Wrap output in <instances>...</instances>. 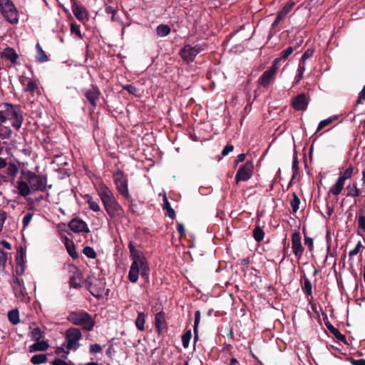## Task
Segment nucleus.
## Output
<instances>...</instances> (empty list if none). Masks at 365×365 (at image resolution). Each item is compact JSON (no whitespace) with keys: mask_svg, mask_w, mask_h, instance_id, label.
Listing matches in <instances>:
<instances>
[{"mask_svg":"<svg viewBox=\"0 0 365 365\" xmlns=\"http://www.w3.org/2000/svg\"><path fill=\"white\" fill-rule=\"evenodd\" d=\"M128 248L130 258L133 259L128 273V279L130 282L135 283L140 274L145 282H149L150 267L146 258L143 252L135 249L132 241L129 242Z\"/></svg>","mask_w":365,"mask_h":365,"instance_id":"obj_1","label":"nucleus"},{"mask_svg":"<svg viewBox=\"0 0 365 365\" xmlns=\"http://www.w3.org/2000/svg\"><path fill=\"white\" fill-rule=\"evenodd\" d=\"M97 193H98L100 199L102 200L104 210L110 218L120 217L123 215V208L117 201L109 187L102 183L97 188Z\"/></svg>","mask_w":365,"mask_h":365,"instance_id":"obj_2","label":"nucleus"},{"mask_svg":"<svg viewBox=\"0 0 365 365\" xmlns=\"http://www.w3.org/2000/svg\"><path fill=\"white\" fill-rule=\"evenodd\" d=\"M67 321L74 326L82 328L86 332L92 331L95 326V321L88 312L80 309L71 311L66 317Z\"/></svg>","mask_w":365,"mask_h":365,"instance_id":"obj_3","label":"nucleus"},{"mask_svg":"<svg viewBox=\"0 0 365 365\" xmlns=\"http://www.w3.org/2000/svg\"><path fill=\"white\" fill-rule=\"evenodd\" d=\"M22 175H25L27 183L30 185L32 190L45 192L46 190L47 176L39 175L31 171H23Z\"/></svg>","mask_w":365,"mask_h":365,"instance_id":"obj_4","label":"nucleus"},{"mask_svg":"<svg viewBox=\"0 0 365 365\" xmlns=\"http://www.w3.org/2000/svg\"><path fill=\"white\" fill-rule=\"evenodd\" d=\"M0 13L6 21L16 24L18 19V11L11 0H0Z\"/></svg>","mask_w":365,"mask_h":365,"instance_id":"obj_5","label":"nucleus"},{"mask_svg":"<svg viewBox=\"0 0 365 365\" xmlns=\"http://www.w3.org/2000/svg\"><path fill=\"white\" fill-rule=\"evenodd\" d=\"M83 338V334H81V329L78 328H70L67 329L66 331V349L64 351L66 356L69 354L71 350H77L79 348V341Z\"/></svg>","mask_w":365,"mask_h":365,"instance_id":"obj_6","label":"nucleus"},{"mask_svg":"<svg viewBox=\"0 0 365 365\" xmlns=\"http://www.w3.org/2000/svg\"><path fill=\"white\" fill-rule=\"evenodd\" d=\"M114 185L116 186V190L120 195H123V198L127 200H130L129 190L128 189V179L123 171L118 170L114 173L113 175Z\"/></svg>","mask_w":365,"mask_h":365,"instance_id":"obj_7","label":"nucleus"},{"mask_svg":"<svg viewBox=\"0 0 365 365\" xmlns=\"http://www.w3.org/2000/svg\"><path fill=\"white\" fill-rule=\"evenodd\" d=\"M254 165L251 161H247L246 163L240 165L237 171L235 180L239 183L241 181L246 182L249 180L253 175Z\"/></svg>","mask_w":365,"mask_h":365,"instance_id":"obj_8","label":"nucleus"},{"mask_svg":"<svg viewBox=\"0 0 365 365\" xmlns=\"http://www.w3.org/2000/svg\"><path fill=\"white\" fill-rule=\"evenodd\" d=\"M0 120L6 121L7 120H11L14 115L22 113L20 110H17L19 108L18 106H14L10 103H3L0 104Z\"/></svg>","mask_w":365,"mask_h":365,"instance_id":"obj_9","label":"nucleus"},{"mask_svg":"<svg viewBox=\"0 0 365 365\" xmlns=\"http://www.w3.org/2000/svg\"><path fill=\"white\" fill-rule=\"evenodd\" d=\"M84 97L86 98L88 102H89L92 110L96 108L97 101H99L101 91L99 88L96 85L92 84L90 88L86 90L83 93Z\"/></svg>","mask_w":365,"mask_h":365,"instance_id":"obj_10","label":"nucleus"},{"mask_svg":"<svg viewBox=\"0 0 365 365\" xmlns=\"http://www.w3.org/2000/svg\"><path fill=\"white\" fill-rule=\"evenodd\" d=\"M291 245H292L294 255L299 260L303 256L304 248L301 243V235L299 231L293 232L291 235Z\"/></svg>","mask_w":365,"mask_h":365,"instance_id":"obj_11","label":"nucleus"},{"mask_svg":"<svg viewBox=\"0 0 365 365\" xmlns=\"http://www.w3.org/2000/svg\"><path fill=\"white\" fill-rule=\"evenodd\" d=\"M12 287L14 293H15V296L17 299L23 302L27 301L28 297H26V289L24 287L23 279L16 277V279H14Z\"/></svg>","mask_w":365,"mask_h":365,"instance_id":"obj_12","label":"nucleus"},{"mask_svg":"<svg viewBox=\"0 0 365 365\" xmlns=\"http://www.w3.org/2000/svg\"><path fill=\"white\" fill-rule=\"evenodd\" d=\"M68 227L71 231L76 233H88L90 232V229L87 226L86 222L80 218H73L72 220L69 222Z\"/></svg>","mask_w":365,"mask_h":365,"instance_id":"obj_13","label":"nucleus"},{"mask_svg":"<svg viewBox=\"0 0 365 365\" xmlns=\"http://www.w3.org/2000/svg\"><path fill=\"white\" fill-rule=\"evenodd\" d=\"M154 324H155V329L158 334H161L167 330L166 315L163 311L156 313L155 318H154Z\"/></svg>","mask_w":365,"mask_h":365,"instance_id":"obj_14","label":"nucleus"},{"mask_svg":"<svg viewBox=\"0 0 365 365\" xmlns=\"http://www.w3.org/2000/svg\"><path fill=\"white\" fill-rule=\"evenodd\" d=\"M198 53L190 48V45H184L180 50V56L183 61L190 63L194 61Z\"/></svg>","mask_w":365,"mask_h":365,"instance_id":"obj_15","label":"nucleus"},{"mask_svg":"<svg viewBox=\"0 0 365 365\" xmlns=\"http://www.w3.org/2000/svg\"><path fill=\"white\" fill-rule=\"evenodd\" d=\"M308 106L307 95L304 93L298 94L292 99V106L296 110H304Z\"/></svg>","mask_w":365,"mask_h":365,"instance_id":"obj_16","label":"nucleus"},{"mask_svg":"<svg viewBox=\"0 0 365 365\" xmlns=\"http://www.w3.org/2000/svg\"><path fill=\"white\" fill-rule=\"evenodd\" d=\"M72 11L76 16V19L81 22H83L84 19H87V11L86 9L83 6L82 4H78L76 1H73L72 4Z\"/></svg>","mask_w":365,"mask_h":365,"instance_id":"obj_17","label":"nucleus"},{"mask_svg":"<svg viewBox=\"0 0 365 365\" xmlns=\"http://www.w3.org/2000/svg\"><path fill=\"white\" fill-rule=\"evenodd\" d=\"M92 287L95 289L96 291H93V289H89L90 294H92L93 297L100 299L103 296L105 287L104 279H96Z\"/></svg>","mask_w":365,"mask_h":365,"instance_id":"obj_18","label":"nucleus"},{"mask_svg":"<svg viewBox=\"0 0 365 365\" xmlns=\"http://www.w3.org/2000/svg\"><path fill=\"white\" fill-rule=\"evenodd\" d=\"M36 343L31 344L29 347V353H34L37 351H45L49 348V344L45 340L38 339L35 340Z\"/></svg>","mask_w":365,"mask_h":365,"instance_id":"obj_19","label":"nucleus"},{"mask_svg":"<svg viewBox=\"0 0 365 365\" xmlns=\"http://www.w3.org/2000/svg\"><path fill=\"white\" fill-rule=\"evenodd\" d=\"M324 324H326L327 329L329 330L330 333L333 334L334 336L336 337L338 341L344 344H347L346 337L341 334L338 329L334 327L330 322L326 321L324 322Z\"/></svg>","mask_w":365,"mask_h":365,"instance_id":"obj_20","label":"nucleus"},{"mask_svg":"<svg viewBox=\"0 0 365 365\" xmlns=\"http://www.w3.org/2000/svg\"><path fill=\"white\" fill-rule=\"evenodd\" d=\"M276 74V73L270 71H264L263 74L258 78V83H259L262 87L267 88L274 79Z\"/></svg>","mask_w":365,"mask_h":365,"instance_id":"obj_21","label":"nucleus"},{"mask_svg":"<svg viewBox=\"0 0 365 365\" xmlns=\"http://www.w3.org/2000/svg\"><path fill=\"white\" fill-rule=\"evenodd\" d=\"M0 57L1 58H5L6 60L10 61L11 63L15 64L16 63V61L18 58L17 53L15 50H14L11 47H6L5 50L3 51L1 54H0Z\"/></svg>","mask_w":365,"mask_h":365,"instance_id":"obj_22","label":"nucleus"},{"mask_svg":"<svg viewBox=\"0 0 365 365\" xmlns=\"http://www.w3.org/2000/svg\"><path fill=\"white\" fill-rule=\"evenodd\" d=\"M16 188L19 190V195L24 197L29 195L32 190L26 181H17Z\"/></svg>","mask_w":365,"mask_h":365,"instance_id":"obj_23","label":"nucleus"},{"mask_svg":"<svg viewBox=\"0 0 365 365\" xmlns=\"http://www.w3.org/2000/svg\"><path fill=\"white\" fill-rule=\"evenodd\" d=\"M81 277H83V274L81 273V272H76L73 274V276L70 277L69 279V284L70 287L76 288V289H80L81 285Z\"/></svg>","mask_w":365,"mask_h":365,"instance_id":"obj_24","label":"nucleus"},{"mask_svg":"<svg viewBox=\"0 0 365 365\" xmlns=\"http://www.w3.org/2000/svg\"><path fill=\"white\" fill-rule=\"evenodd\" d=\"M64 245H66V248L67 252H68L69 256L73 259H77L78 254L75 250V246L72 240L66 237V242H64Z\"/></svg>","mask_w":365,"mask_h":365,"instance_id":"obj_25","label":"nucleus"},{"mask_svg":"<svg viewBox=\"0 0 365 365\" xmlns=\"http://www.w3.org/2000/svg\"><path fill=\"white\" fill-rule=\"evenodd\" d=\"M346 196L351 197H357L361 195L360 190L357 187V184L354 182L353 184H349L346 187Z\"/></svg>","mask_w":365,"mask_h":365,"instance_id":"obj_26","label":"nucleus"},{"mask_svg":"<svg viewBox=\"0 0 365 365\" xmlns=\"http://www.w3.org/2000/svg\"><path fill=\"white\" fill-rule=\"evenodd\" d=\"M163 209L167 210V215L170 217V218L174 220L176 217V213L175 212L173 208L171 207L170 202L168 200L166 195H163Z\"/></svg>","mask_w":365,"mask_h":365,"instance_id":"obj_27","label":"nucleus"},{"mask_svg":"<svg viewBox=\"0 0 365 365\" xmlns=\"http://www.w3.org/2000/svg\"><path fill=\"white\" fill-rule=\"evenodd\" d=\"M36 61L39 63H45L48 61V57L46 53L43 51L42 47L40 46L39 43H37L36 45Z\"/></svg>","mask_w":365,"mask_h":365,"instance_id":"obj_28","label":"nucleus"},{"mask_svg":"<svg viewBox=\"0 0 365 365\" xmlns=\"http://www.w3.org/2000/svg\"><path fill=\"white\" fill-rule=\"evenodd\" d=\"M344 182L341 180H336V184L333 185L332 187H330L329 193L333 195H339L341 192L343 190L344 187Z\"/></svg>","mask_w":365,"mask_h":365,"instance_id":"obj_29","label":"nucleus"},{"mask_svg":"<svg viewBox=\"0 0 365 365\" xmlns=\"http://www.w3.org/2000/svg\"><path fill=\"white\" fill-rule=\"evenodd\" d=\"M84 199L86 200V203L88 204L91 210L96 212L101 211L99 203L97 201H94L91 195H86Z\"/></svg>","mask_w":365,"mask_h":365,"instance_id":"obj_30","label":"nucleus"},{"mask_svg":"<svg viewBox=\"0 0 365 365\" xmlns=\"http://www.w3.org/2000/svg\"><path fill=\"white\" fill-rule=\"evenodd\" d=\"M354 174V166L352 165H349L348 168L344 172H341L339 175V178H338V180H341L345 182V180L350 179Z\"/></svg>","mask_w":365,"mask_h":365,"instance_id":"obj_31","label":"nucleus"},{"mask_svg":"<svg viewBox=\"0 0 365 365\" xmlns=\"http://www.w3.org/2000/svg\"><path fill=\"white\" fill-rule=\"evenodd\" d=\"M302 290L304 294L307 295V297L309 299L310 297L311 299H313V294H312V284L310 280L305 277L304 275V284L302 287Z\"/></svg>","mask_w":365,"mask_h":365,"instance_id":"obj_32","label":"nucleus"},{"mask_svg":"<svg viewBox=\"0 0 365 365\" xmlns=\"http://www.w3.org/2000/svg\"><path fill=\"white\" fill-rule=\"evenodd\" d=\"M170 33V28L168 25L160 24L156 29V34L160 37H165Z\"/></svg>","mask_w":365,"mask_h":365,"instance_id":"obj_33","label":"nucleus"},{"mask_svg":"<svg viewBox=\"0 0 365 365\" xmlns=\"http://www.w3.org/2000/svg\"><path fill=\"white\" fill-rule=\"evenodd\" d=\"M291 197H292L289 200L291 208H292L294 213H297L299 210V206L300 205V199L298 197L297 193L295 192H292Z\"/></svg>","mask_w":365,"mask_h":365,"instance_id":"obj_34","label":"nucleus"},{"mask_svg":"<svg viewBox=\"0 0 365 365\" xmlns=\"http://www.w3.org/2000/svg\"><path fill=\"white\" fill-rule=\"evenodd\" d=\"M30 361H31L34 365L46 364L47 361V356L43 354H36L32 356L31 359H30Z\"/></svg>","mask_w":365,"mask_h":365,"instance_id":"obj_35","label":"nucleus"},{"mask_svg":"<svg viewBox=\"0 0 365 365\" xmlns=\"http://www.w3.org/2000/svg\"><path fill=\"white\" fill-rule=\"evenodd\" d=\"M200 311H196L195 314H194V326H193V332H194V343H196L197 340V327L200 324Z\"/></svg>","mask_w":365,"mask_h":365,"instance_id":"obj_36","label":"nucleus"},{"mask_svg":"<svg viewBox=\"0 0 365 365\" xmlns=\"http://www.w3.org/2000/svg\"><path fill=\"white\" fill-rule=\"evenodd\" d=\"M336 119H337V116L334 115V116H331L330 118H328L327 119H324V120L320 121L319 124H318V126H317V132L322 130L323 128L331 125Z\"/></svg>","mask_w":365,"mask_h":365,"instance_id":"obj_37","label":"nucleus"},{"mask_svg":"<svg viewBox=\"0 0 365 365\" xmlns=\"http://www.w3.org/2000/svg\"><path fill=\"white\" fill-rule=\"evenodd\" d=\"M145 317L146 316H145V314L143 312H140L138 313V316H137L135 320V326L137 327V329H138L140 331H143L144 330Z\"/></svg>","mask_w":365,"mask_h":365,"instance_id":"obj_38","label":"nucleus"},{"mask_svg":"<svg viewBox=\"0 0 365 365\" xmlns=\"http://www.w3.org/2000/svg\"><path fill=\"white\" fill-rule=\"evenodd\" d=\"M12 119H14L12 121V127H14L16 130H19L20 128L22 127L24 121L22 113L20 114H16L15 117H13Z\"/></svg>","mask_w":365,"mask_h":365,"instance_id":"obj_39","label":"nucleus"},{"mask_svg":"<svg viewBox=\"0 0 365 365\" xmlns=\"http://www.w3.org/2000/svg\"><path fill=\"white\" fill-rule=\"evenodd\" d=\"M12 130L9 126H0V138L9 139L12 136Z\"/></svg>","mask_w":365,"mask_h":365,"instance_id":"obj_40","label":"nucleus"},{"mask_svg":"<svg viewBox=\"0 0 365 365\" xmlns=\"http://www.w3.org/2000/svg\"><path fill=\"white\" fill-rule=\"evenodd\" d=\"M294 1L293 0H289L287 3V4L284 6L282 9H281V11H279V12H278L277 14H280L281 16H285L291 11V10L294 8Z\"/></svg>","mask_w":365,"mask_h":365,"instance_id":"obj_41","label":"nucleus"},{"mask_svg":"<svg viewBox=\"0 0 365 365\" xmlns=\"http://www.w3.org/2000/svg\"><path fill=\"white\" fill-rule=\"evenodd\" d=\"M7 316H9V322H11L12 324L16 325L19 324V313L17 309H13L9 312V315Z\"/></svg>","mask_w":365,"mask_h":365,"instance_id":"obj_42","label":"nucleus"},{"mask_svg":"<svg viewBox=\"0 0 365 365\" xmlns=\"http://www.w3.org/2000/svg\"><path fill=\"white\" fill-rule=\"evenodd\" d=\"M264 232L263 229H262L260 227L257 226L255 229L253 230V237L257 242H262L264 239Z\"/></svg>","mask_w":365,"mask_h":365,"instance_id":"obj_43","label":"nucleus"},{"mask_svg":"<svg viewBox=\"0 0 365 365\" xmlns=\"http://www.w3.org/2000/svg\"><path fill=\"white\" fill-rule=\"evenodd\" d=\"M191 339V331L190 329L187 330L185 333L181 336V343H182L183 348H187L190 345V341Z\"/></svg>","mask_w":365,"mask_h":365,"instance_id":"obj_44","label":"nucleus"},{"mask_svg":"<svg viewBox=\"0 0 365 365\" xmlns=\"http://www.w3.org/2000/svg\"><path fill=\"white\" fill-rule=\"evenodd\" d=\"M26 256V251L23 249V247H20L19 250H17L16 262V264L22 266L24 264V257Z\"/></svg>","mask_w":365,"mask_h":365,"instance_id":"obj_45","label":"nucleus"},{"mask_svg":"<svg viewBox=\"0 0 365 365\" xmlns=\"http://www.w3.org/2000/svg\"><path fill=\"white\" fill-rule=\"evenodd\" d=\"M31 336L34 340H42L44 338V332L39 327L33 329Z\"/></svg>","mask_w":365,"mask_h":365,"instance_id":"obj_46","label":"nucleus"},{"mask_svg":"<svg viewBox=\"0 0 365 365\" xmlns=\"http://www.w3.org/2000/svg\"><path fill=\"white\" fill-rule=\"evenodd\" d=\"M83 253L89 259H96V252L94 251L93 248L89 246H86L83 247Z\"/></svg>","mask_w":365,"mask_h":365,"instance_id":"obj_47","label":"nucleus"},{"mask_svg":"<svg viewBox=\"0 0 365 365\" xmlns=\"http://www.w3.org/2000/svg\"><path fill=\"white\" fill-rule=\"evenodd\" d=\"M36 91H38V86L36 82L33 80H30L26 87L24 88V91L26 93H33Z\"/></svg>","mask_w":365,"mask_h":365,"instance_id":"obj_48","label":"nucleus"},{"mask_svg":"<svg viewBox=\"0 0 365 365\" xmlns=\"http://www.w3.org/2000/svg\"><path fill=\"white\" fill-rule=\"evenodd\" d=\"M18 173V168L16 164L9 163V167L6 168V174L9 176L14 177Z\"/></svg>","mask_w":365,"mask_h":365,"instance_id":"obj_49","label":"nucleus"},{"mask_svg":"<svg viewBox=\"0 0 365 365\" xmlns=\"http://www.w3.org/2000/svg\"><path fill=\"white\" fill-rule=\"evenodd\" d=\"M294 48L293 47H288L284 51H282L280 53L279 58H277L280 60L285 61L288 58L289 56H290L292 53H293Z\"/></svg>","mask_w":365,"mask_h":365,"instance_id":"obj_50","label":"nucleus"},{"mask_svg":"<svg viewBox=\"0 0 365 365\" xmlns=\"http://www.w3.org/2000/svg\"><path fill=\"white\" fill-rule=\"evenodd\" d=\"M190 48H192V51H195L197 53H200L203 51H206L207 43L204 42L203 43L197 44L194 46H190Z\"/></svg>","mask_w":365,"mask_h":365,"instance_id":"obj_51","label":"nucleus"},{"mask_svg":"<svg viewBox=\"0 0 365 365\" xmlns=\"http://www.w3.org/2000/svg\"><path fill=\"white\" fill-rule=\"evenodd\" d=\"M104 11L108 14H110L113 15L112 21H113L114 16L117 14V8H114L113 6L106 4V6H104Z\"/></svg>","mask_w":365,"mask_h":365,"instance_id":"obj_52","label":"nucleus"},{"mask_svg":"<svg viewBox=\"0 0 365 365\" xmlns=\"http://www.w3.org/2000/svg\"><path fill=\"white\" fill-rule=\"evenodd\" d=\"M282 61H283L282 60H280L277 58H274V60L273 61V63H272V66H271L270 68H269L266 71L273 72V73H277V71L278 69V65Z\"/></svg>","mask_w":365,"mask_h":365,"instance_id":"obj_53","label":"nucleus"},{"mask_svg":"<svg viewBox=\"0 0 365 365\" xmlns=\"http://www.w3.org/2000/svg\"><path fill=\"white\" fill-rule=\"evenodd\" d=\"M71 32H72V34H76V36L80 38H83L81 34L80 26L77 25L76 23L71 24Z\"/></svg>","mask_w":365,"mask_h":365,"instance_id":"obj_54","label":"nucleus"},{"mask_svg":"<svg viewBox=\"0 0 365 365\" xmlns=\"http://www.w3.org/2000/svg\"><path fill=\"white\" fill-rule=\"evenodd\" d=\"M314 50L313 48H308L303 53L302 57H301L300 61L304 62L312 56H313Z\"/></svg>","mask_w":365,"mask_h":365,"instance_id":"obj_55","label":"nucleus"},{"mask_svg":"<svg viewBox=\"0 0 365 365\" xmlns=\"http://www.w3.org/2000/svg\"><path fill=\"white\" fill-rule=\"evenodd\" d=\"M123 90L128 92L130 94L136 95L137 88L131 84H126L123 86Z\"/></svg>","mask_w":365,"mask_h":365,"instance_id":"obj_56","label":"nucleus"},{"mask_svg":"<svg viewBox=\"0 0 365 365\" xmlns=\"http://www.w3.org/2000/svg\"><path fill=\"white\" fill-rule=\"evenodd\" d=\"M358 230L365 232V215H359L357 220Z\"/></svg>","mask_w":365,"mask_h":365,"instance_id":"obj_57","label":"nucleus"},{"mask_svg":"<svg viewBox=\"0 0 365 365\" xmlns=\"http://www.w3.org/2000/svg\"><path fill=\"white\" fill-rule=\"evenodd\" d=\"M365 100V86H364L363 89H361L359 94H358V97L356 101H355V106H358L361 103L362 101Z\"/></svg>","mask_w":365,"mask_h":365,"instance_id":"obj_58","label":"nucleus"},{"mask_svg":"<svg viewBox=\"0 0 365 365\" xmlns=\"http://www.w3.org/2000/svg\"><path fill=\"white\" fill-rule=\"evenodd\" d=\"M7 261V254L3 250L0 249V266L4 268Z\"/></svg>","mask_w":365,"mask_h":365,"instance_id":"obj_59","label":"nucleus"},{"mask_svg":"<svg viewBox=\"0 0 365 365\" xmlns=\"http://www.w3.org/2000/svg\"><path fill=\"white\" fill-rule=\"evenodd\" d=\"M304 245H307L308 249H309L310 251H312L314 249V241L313 239L310 237H307L304 235Z\"/></svg>","mask_w":365,"mask_h":365,"instance_id":"obj_60","label":"nucleus"},{"mask_svg":"<svg viewBox=\"0 0 365 365\" xmlns=\"http://www.w3.org/2000/svg\"><path fill=\"white\" fill-rule=\"evenodd\" d=\"M361 248V242H358L356 244V246H355L354 249L350 251L349 252V259H351L354 256L357 255Z\"/></svg>","mask_w":365,"mask_h":365,"instance_id":"obj_61","label":"nucleus"},{"mask_svg":"<svg viewBox=\"0 0 365 365\" xmlns=\"http://www.w3.org/2000/svg\"><path fill=\"white\" fill-rule=\"evenodd\" d=\"M33 217V213H26L23 217V227L26 228L30 223Z\"/></svg>","mask_w":365,"mask_h":365,"instance_id":"obj_62","label":"nucleus"},{"mask_svg":"<svg viewBox=\"0 0 365 365\" xmlns=\"http://www.w3.org/2000/svg\"><path fill=\"white\" fill-rule=\"evenodd\" d=\"M177 232H179L180 237H184L186 233L185 232V227L182 223L177 222L176 224Z\"/></svg>","mask_w":365,"mask_h":365,"instance_id":"obj_63","label":"nucleus"},{"mask_svg":"<svg viewBox=\"0 0 365 365\" xmlns=\"http://www.w3.org/2000/svg\"><path fill=\"white\" fill-rule=\"evenodd\" d=\"M102 350L103 349L98 344H93L90 345L89 351L91 354L100 353Z\"/></svg>","mask_w":365,"mask_h":365,"instance_id":"obj_64","label":"nucleus"}]
</instances>
